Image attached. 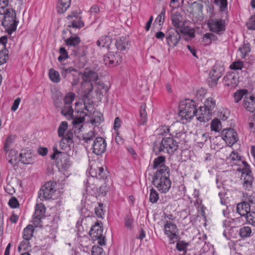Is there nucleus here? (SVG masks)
I'll return each mask as SVG.
<instances>
[{
	"mask_svg": "<svg viewBox=\"0 0 255 255\" xmlns=\"http://www.w3.org/2000/svg\"><path fill=\"white\" fill-rule=\"evenodd\" d=\"M174 133H170V136L164 137L160 142H154L153 151L156 155L162 153L172 154L177 150L178 143L173 138Z\"/></svg>",
	"mask_w": 255,
	"mask_h": 255,
	"instance_id": "nucleus-1",
	"label": "nucleus"
},
{
	"mask_svg": "<svg viewBox=\"0 0 255 255\" xmlns=\"http://www.w3.org/2000/svg\"><path fill=\"white\" fill-rule=\"evenodd\" d=\"M162 173L155 172L152 178V183L160 192L166 193L171 187V181L169 179L170 172H167L165 170Z\"/></svg>",
	"mask_w": 255,
	"mask_h": 255,
	"instance_id": "nucleus-2",
	"label": "nucleus"
},
{
	"mask_svg": "<svg viewBox=\"0 0 255 255\" xmlns=\"http://www.w3.org/2000/svg\"><path fill=\"white\" fill-rule=\"evenodd\" d=\"M0 24L2 25L8 33L11 34L16 29L18 21L16 20V13L12 8H6L5 12L0 16Z\"/></svg>",
	"mask_w": 255,
	"mask_h": 255,
	"instance_id": "nucleus-3",
	"label": "nucleus"
},
{
	"mask_svg": "<svg viewBox=\"0 0 255 255\" xmlns=\"http://www.w3.org/2000/svg\"><path fill=\"white\" fill-rule=\"evenodd\" d=\"M179 115L186 120H191L196 115L197 108L193 100H186L182 102L179 106Z\"/></svg>",
	"mask_w": 255,
	"mask_h": 255,
	"instance_id": "nucleus-4",
	"label": "nucleus"
},
{
	"mask_svg": "<svg viewBox=\"0 0 255 255\" xmlns=\"http://www.w3.org/2000/svg\"><path fill=\"white\" fill-rule=\"evenodd\" d=\"M56 182L53 181L47 182L39 191V198L42 201L50 199H54V196L56 191Z\"/></svg>",
	"mask_w": 255,
	"mask_h": 255,
	"instance_id": "nucleus-5",
	"label": "nucleus"
},
{
	"mask_svg": "<svg viewBox=\"0 0 255 255\" xmlns=\"http://www.w3.org/2000/svg\"><path fill=\"white\" fill-rule=\"evenodd\" d=\"M75 94L70 92L63 98V101H64V106L62 108L61 113L66 117L67 119H72L73 110L71 104L75 99Z\"/></svg>",
	"mask_w": 255,
	"mask_h": 255,
	"instance_id": "nucleus-6",
	"label": "nucleus"
},
{
	"mask_svg": "<svg viewBox=\"0 0 255 255\" xmlns=\"http://www.w3.org/2000/svg\"><path fill=\"white\" fill-rule=\"evenodd\" d=\"M208 25L211 31L218 34H222L226 29L225 21L222 19H210L208 20Z\"/></svg>",
	"mask_w": 255,
	"mask_h": 255,
	"instance_id": "nucleus-7",
	"label": "nucleus"
},
{
	"mask_svg": "<svg viewBox=\"0 0 255 255\" xmlns=\"http://www.w3.org/2000/svg\"><path fill=\"white\" fill-rule=\"evenodd\" d=\"M107 149L106 140L102 137H97L93 141L92 149L93 152L97 155H102Z\"/></svg>",
	"mask_w": 255,
	"mask_h": 255,
	"instance_id": "nucleus-8",
	"label": "nucleus"
},
{
	"mask_svg": "<svg viewBox=\"0 0 255 255\" xmlns=\"http://www.w3.org/2000/svg\"><path fill=\"white\" fill-rule=\"evenodd\" d=\"M122 61V56L119 53L109 52L103 57L104 64L109 67H114L120 64Z\"/></svg>",
	"mask_w": 255,
	"mask_h": 255,
	"instance_id": "nucleus-9",
	"label": "nucleus"
},
{
	"mask_svg": "<svg viewBox=\"0 0 255 255\" xmlns=\"http://www.w3.org/2000/svg\"><path fill=\"white\" fill-rule=\"evenodd\" d=\"M164 233L170 239L171 243L173 244L174 240L177 239L178 229L177 226L169 221H166L164 224Z\"/></svg>",
	"mask_w": 255,
	"mask_h": 255,
	"instance_id": "nucleus-10",
	"label": "nucleus"
},
{
	"mask_svg": "<svg viewBox=\"0 0 255 255\" xmlns=\"http://www.w3.org/2000/svg\"><path fill=\"white\" fill-rule=\"evenodd\" d=\"M166 42L171 47L176 46L181 38L179 31L175 28H171L166 32Z\"/></svg>",
	"mask_w": 255,
	"mask_h": 255,
	"instance_id": "nucleus-11",
	"label": "nucleus"
},
{
	"mask_svg": "<svg viewBox=\"0 0 255 255\" xmlns=\"http://www.w3.org/2000/svg\"><path fill=\"white\" fill-rule=\"evenodd\" d=\"M221 134L223 139L231 145L235 144L238 140V136L236 131L232 128L224 129Z\"/></svg>",
	"mask_w": 255,
	"mask_h": 255,
	"instance_id": "nucleus-12",
	"label": "nucleus"
},
{
	"mask_svg": "<svg viewBox=\"0 0 255 255\" xmlns=\"http://www.w3.org/2000/svg\"><path fill=\"white\" fill-rule=\"evenodd\" d=\"M245 165V171L243 172L242 179H243V186L244 189L250 190L252 188L253 177L251 175V171L249 170V165L243 161Z\"/></svg>",
	"mask_w": 255,
	"mask_h": 255,
	"instance_id": "nucleus-13",
	"label": "nucleus"
},
{
	"mask_svg": "<svg viewBox=\"0 0 255 255\" xmlns=\"http://www.w3.org/2000/svg\"><path fill=\"white\" fill-rule=\"evenodd\" d=\"M46 208L42 204H37L34 214L33 224L35 227H41V220L45 216Z\"/></svg>",
	"mask_w": 255,
	"mask_h": 255,
	"instance_id": "nucleus-14",
	"label": "nucleus"
},
{
	"mask_svg": "<svg viewBox=\"0 0 255 255\" xmlns=\"http://www.w3.org/2000/svg\"><path fill=\"white\" fill-rule=\"evenodd\" d=\"M69 20L68 26L75 28H81L84 26V23L81 21V17L79 16L76 12H73L71 14L67 16Z\"/></svg>",
	"mask_w": 255,
	"mask_h": 255,
	"instance_id": "nucleus-15",
	"label": "nucleus"
},
{
	"mask_svg": "<svg viewBox=\"0 0 255 255\" xmlns=\"http://www.w3.org/2000/svg\"><path fill=\"white\" fill-rule=\"evenodd\" d=\"M211 115L212 113L203 106L200 107L198 109L197 108L195 116L197 120L201 122H206L211 119Z\"/></svg>",
	"mask_w": 255,
	"mask_h": 255,
	"instance_id": "nucleus-16",
	"label": "nucleus"
},
{
	"mask_svg": "<svg viewBox=\"0 0 255 255\" xmlns=\"http://www.w3.org/2000/svg\"><path fill=\"white\" fill-rule=\"evenodd\" d=\"M165 158L163 156H159L154 159L153 162V168L157 170L156 172H159L160 173H164V170L167 172H170L169 168L168 166L165 165Z\"/></svg>",
	"mask_w": 255,
	"mask_h": 255,
	"instance_id": "nucleus-17",
	"label": "nucleus"
},
{
	"mask_svg": "<svg viewBox=\"0 0 255 255\" xmlns=\"http://www.w3.org/2000/svg\"><path fill=\"white\" fill-rule=\"evenodd\" d=\"M19 159L21 163L25 164H29L34 163L35 156L32 153L31 150L26 149L21 150V153L19 154Z\"/></svg>",
	"mask_w": 255,
	"mask_h": 255,
	"instance_id": "nucleus-18",
	"label": "nucleus"
},
{
	"mask_svg": "<svg viewBox=\"0 0 255 255\" xmlns=\"http://www.w3.org/2000/svg\"><path fill=\"white\" fill-rule=\"evenodd\" d=\"M242 107L248 112L255 111V96L246 95L242 102Z\"/></svg>",
	"mask_w": 255,
	"mask_h": 255,
	"instance_id": "nucleus-19",
	"label": "nucleus"
},
{
	"mask_svg": "<svg viewBox=\"0 0 255 255\" xmlns=\"http://www.w3.org/2000/svg\"><path fill=\"white\" fill-rule=\"evenodd\" d=\"M224 81L225 86L234 88L238 85L239 76L235 73H228L224 77Z\"/></svg>",
	"mask_w": 255,
	"mask_h": 255,
	"instance_id": "nucleus-20",
	"label": "nucleus"
},
{
	"mask_svg": "<svg viewBox=\"0 0 255 255\" xmlns=\"http://www.w3.org/2000/svg\"><path fill=\"white\" fill-rule=\"evenodd\" d=\"M103 235V229L99 223L93 226L89 232V235L94 241L101 237Z\"/></svg>",
	"mask_w": 255,
	"mask_h": 255,
	"instance_id": "nucleus-21",
	"label": "nucleus"
},
{
	"mask_svg": "<svg viewBox=\"0 0 255 255\" xmlns=\"http://www.w3.org/2000/svg\"><path fill=\"white\" fill-rule=\"evenodd\" d=\"M82 78L86 82L96 81L98 79V75L93 71L86 69L82 74Z\"/></svg>",
	"mask_w": 255,
	"mask_h": 255,
	"instance_id": "nucleus-22",
	"label": "nucleus"
},
{
	"mask_svg": "<svg viewBox=\"0 0 255 255\" xmlns=\"http://www.w3.org/2000/svg\"><path fill=\"white\" fill-rule=\"evenodd\" d=\"M129 43V42L127 38L122 37L117 39L115 45L119 50L125 52L128 49Z\"/></svg>",
	"mask_w": 255,
	"mask_h": 255,
	"instance_id": "nucleus-23",
	"label": "nucleus"
},
{
	"mask_svg": "<svg viewBox=\"0 0 255 255\" xmlns=\"http://www.w3.org/2000/svg\"><path fill=\"white\" fill-rule=\"evenodd\" d=\"M90 173L92 176L96 177L99 179H105L108 176V172L104 167H97V169H91Z\"/></svg>",
	"mask_w": 255,
	"mask_h": 255,
	"instance_id": "nucleus-24",
	"label": "nucleus"
},
{
	"mask_svg": "<svg viewBox=\"0 0 255 255\" xmlns=\"http://www.w3.org/2000/svg\"><path fill=\"white\" fill-rule=\"evenodd\" d=\"M65 43L68 46H73L74 48L73 51L74 56H79L80 54L78 53L76 50V47L79 45L80 42V38L78 36L73 37L71 36L69 38L65 40Z\"/></svg>",
	"mask_w": 255,
	"mask_h": 255,
	"instance_id": "nucleus-25",
	"label": "nucleus"
},
{
	"mask_svg": "<svg viewBox=\"0 0 255 255\" xmlns=\"http://www.w3.org/2000/svg\"><path fill=\"white\" fill-rule=\"evenodd\" d=\"M250 204L246 202L239 203L237 206V212L241 216H246L251 211Z\"/></svg>",
	"mask_w": 255,
	"mask_h": 255,
	"instance_id": "nucleus-26",
	"label": "nucleus"
},
{
	"mask_svg": "<svg viewBox=\"0 0 255 255\" xmlns=\"http://www.w3.org/2000/svg\"><path fill=\"white\" fill-rule=\"evenodd\" d=\"M52 99L56 107H62L63 97L62 93L59 91L57 90L52 91Z\"/></svg>",
	"mask_w": 255,
	"mask_h": 255,
	"instance_id": "nucleus-27",
	"label": "nucleus"
},
{
	"mask_svg": "<svg viewBox=\"0 0 255 255\" xmlns=\"http://www.w3.org/2000/svg\"><path fill=\"white\" fill-rule=\"evenodd\" d=\"M71 0H59L57 5V11L59 13H64L69 7Z\"/></svg>",
	"mask_w": 255,
	"mask_h": 255,
	"instance_id": "nucleus-28",
	"label": "nucleus"
},
{
	"mask_svg": "<svg viewBox=\"0 0 255 255\" xmlns=\"http://www.w3.org/2000/svg\"><path fill=\"white\" fill-rule=\"evenodd\" d=\"M180 31L184 35L186 40H190L195 37V30L191 27H181Z\"/></svg>",
	"mask_w": 255,
	"mask_h": 255,
	"instance_id": "nucleus-29",
	"label": "nucleus"
},
{
	"mask_svg": "<svg viewBox=\"0 0 255 255\" xmlns=\"http://www.w3.org/2000/svg\"><path fill=\"white\" fill-rule=\"evenodd\" d=\"M5 152L6 158L9 162L12 165H15L17 161L18 152L15 150L10 149L8 151Z\"/></svg>",
	"mask_w": 255,
	"mask_h": 255,
	"instance_id": "nucleus-30",
	"label": "nucleus"
},
{
	"mask_svg": "<svg viewBox=\"0 0 255 255\" xmlns=\"http://www.w3.org/2000/svg\"><path fill=\"white\" fill-rule=\"evenodd\" d=\"M34 228L32 225H28L23 230L22 238L23 239L30 240L33 236Z\"/></svg>",
	"mask_w": 255,
	"mask_h": 255,
	"instance_id": "nucleus-31",
	"label": "nucleus"
},
{
	"mask_svg": "<svg viewBox=\"0 0 255 255\" xmlns=\"http://www.w3.org/2000/svg\"><path fill=\"white\" fill-rule=\"evenodd\" d=\"M72 120V124L75 129L77 131H80L81 128L82 127V124L84 121V116L80 115L79 118H73V115L72 114V119H69V120Z\"/></svg>",
	"mask_w": 255,
	"mask_h": 255,
	"instance_id": "nucleus-32",
	"label": "nucleus"
},
{
	"mask_svg": "<svg viewBox=\"0 0 255 255\" xmlns=\"http://www.w3.org/2000/svg\"><path fill=\"white\" fill-rule=\"evenodd\" d=\"M112 42V39L110 36L105 35L102 36L97 41V45L102 47H108Z\"/></svg>",
	"mask_w": 255,
	"mask_h": 255,
	"instance_id": "nucleus-33",
	"label": "nucleus"
},
{
	"mask_svg": "<svg viewBox=\"0 0 255 255\" xmlns=\"http://www.w3.org/2000/svg\"><path fill=\"white\" fill-rule=\"evenodd\" d=\"M146 105L142 104L140 107V120L139 124L141 125H144L147 121V115L145 110Z\"/></svg>",
	"mask_w": 255,
	"mask_h": 255,
	"instance_id": "nucleus-34",
	"label": "nucleus"
},
{
	"mask_svg": "<svg viewBox=\"0 0 255 255\" xmlns=\"http://www.w3.org/2000/svg\"><path fill=\"white\" fill-rule=\"evenodd\" d=\"M96 92L97 94L99 95V96H103V94H106L109 90L108 87L102 82H97L96 84Z\"/></svg>",
	"mask_w": 255,
	"mask_h": 255,
	"instance_id": "nucleus-35",
	"label": "nucleus"
},
{
	"mask_svg": "<svg viewBox=\"0 0 255 255\" xmlns=\"http://www.w3.org/2000/svg\"><path fill=\"white\" fill-rule=\"evenodd\" d=\"M246 95H249L248 94V90L246 89H240L238 90L234 94V101L235 103H238L243 98L245 97Z\"/></svg>",
	"mask_w": 255,
	"mask_h": 255,
	"instance_id": "nucleus-36",
	"label": "nucleus"
},
{
	"mask_svg": "<svg viewBox=\"0 0 255 255\" xmlns=\"http://www.w3.org/2000/svg\"><path fill=\"white\" fill-rule=\"evenodd\" d=\"M103 121V116L101 113L94 112L93 117L91 119L90 122L93 125L98 126Z\"/></svg>",
	"mask_w": 255,
	"mask_h": 255,
	"instance_id": "nucleus-37",
	"label": "nucleus"
},
{
	"mask_svg": "<svg viewBox=\"0 0 255 255\" xmlns=\"http://www.w3.org/2000/svg\"><path fill=\"white\" fill-rule=\"evenodd\" d=\"M252 232V231L251 227L249 226H244L240 229L239 235L242 238L245 239L250 237L251 236Z\"/></svg>",
	"mask_w": 255,
	"mask_h": 255,
	"instance_id": "nucleus-38",
	"label": "nucleus"
},
{
	"mask_svg": "<svg viewBox=\"0 0 255 255\" xmlns=\"http://www.w3.org/2000/svg\"><path fill=\"white\" fill-rule=\"evenodd\" d=\"M216 106V102L212 98H208L204 101V107L209 110L211 113H212V111L215 109Z\"/></svg>",
	"mask_w": 255,
	"mask_h": 255,
	"instance_id": "nucleus-39",
	"label": "nucleus"
},
{
	"mask_svg": "<svg viewBox=\"0 0 255 255\" xmlns=\"http://www.w3.org/2000/svg\"><path fill=\"white\" fill-rule=\"evenodd\" d=\"M239 50L242 54L241 57L242 58H245L251 51V45L248 43H244L241 47H240Z\"/></svg>",
	"mask_w": 255,
	"mask_h": 255,
	"instance_id": "nucleus-40",
	"label": "nucleus"
},
{
	"mask_svg": "<svg viewBox=\"0 0 255 255\" xmlns=\"http://www.w3.org/2000/svg\"><path fill=\"white\" fill-rule=\"evenodd\" d=\"M92 105L93 102L92 101L88 100L87 102H86L85 101H84V110H86L87 112L84 111L81 112V114L83 115V116H84V117L90 116L92 113Z\"/></svg>",
	"mask_w": 255,
	"mask_h": 255,
	"instance_id": "nucleus-41",
	"label": "nucleus"
},
{
	"mask_svg": "<svg viewBox=\"0 0 255 255\" xmlns=\"http://www.w3.org/2000/svg\"><path fill=\"white\" fill-rule=\"evenodd\" d=\"M171 20L173 25L176 28H180L181 27V23L182 22V16L179 14L175 13L171 17Z\"/></svg>",
	"mask_w": 255,
	"mask_h": 255,
	"instance_id": "nucleus-42",
	"label": "nucleus"
},
{
	"mask_svg": "<svg viewBox=\"0 0 255 255\" xmlns=\"http://www.w3.org/2000/svg\"><path fill=\"white\" fill-rule=\"evenodd\" d=\"M188 245V244L187 243L183 241L177 243L176 248L178 251L182 253L179 255H185Z\"/></svg>",
	"mask_w": 255,
	"mask_h": 255,
	"instance_id": "nucleus-43",
	"label": "nucleus"
},
{
	"mask_svg": "<svg viewBox=\"0 0 255 255\" xmlns=\"http://www.w3.org/2000/svg\"><path fill=\"white\" fill-rule=\"evenodd\" d=\"M49 76L50 80L54 83H59L60 81L59 72L53 69H50Z\"/></svg>",
	"mask_w": 255,
	"mask_h": 255,
	"instance_id": "nucleus-44",
	"label": "nucleus"
},
{
	"mask_svg": "<svg viewBox=\"0 0 255 255\" xmlns=\"http://www.w3.org/2000/svg\"><path fill=\"white\" fill-rule=\"evenodd\" d=\"M14 140V137L12 136H9L7 137L4 142L3 149L5 152H7L11 148L12 143Z\"/></svg>",
	"mask_w": 255,
	"mask_h": 255,
	"instance_id": "nucleus-45",
	"label": "nucleus"
},
{
	"mask_svg": "<svg viewBox=\"0 0 255 255\" xmlns=\"http://www.w3.org/2000/svg\"><path fill=\"white\" fill-rule=\"evenodd\" d=\"M30 249V244L29 240L23 239V240L20 242V244L18 247V250L19 252L23 251H28Z\"/></svg>",
	"mask_w": 255,
	"mask_h": 255,
	"instance_id": "nucleus-46",
	"label": "nucleus"
},
{
	"mask_svg": "<svg viewBox=\"0 0 255 255\" xmlns=\"http://www.w3.org/2000/svg\"><path fill=\"white\" fill-rule=\"evenodd\" d=\"M81 246L83 248V251L85 252H88L90 250V245L91 241L87 237H83L82 240L81 241Z\"/></svg>",
	"mask_w": 255,
	"mask_h": 255,
	"instance_id": "nucleus-47",
	"label": "nucleus"
},
{
	"mask_svg": "<svg viewBox=\"0 0 255 255\" xmlns=\"http://www.w3.org/2000/svg\"><path fill=\"white\" fill-rule=\"evenodd\" d=\"M170 131L171 128H169L166 126H161L157 129V134L162 136H165V137L167 135H170V133H172L170 132Z\"/></svg>",
	"mask_w": 255,
	"mask_h": 255,
	"instance_id": "nucleus-48",
	"label": "nucleus"
},
{
	"mask_svg": "<svg viewBox=\"0 0 255 255\" xmlns=\"http://www.w3.org/2000/svg\"><path fill=\"white\" fill-rule=\"evenodd\" d=\"M8 58V50L4 48L0 51V65L5 63Z\"/></svg>",
	"mask_w": 255,
	"mask_h": 255,
	"instance_id": "nucleus-49",
	"label": "nucleus"
},
{
	"mask_svg": "<svg viewBox=\"0 0 255 255\" xmlns=\"http://www.w3.org/2000/svg\"><path fill=\"white\" fill-rule=\"evenodd\" d=\"M211 128L212 130L218 132L221 129V122L217 119H214L211 123Z\"/></svg>",
	"mask_w": 255,
	"mask_h": 255,
	"instance_id": "nucleus-50",
	"label": "nucleus"
},
{
	"mask_svg": "<svg viewBox=\"0 0 255 255\" xmlns=\"http://www.w3.org/2000/svg\"><path fill=\"white\" fill-rule=\"evenodd\" d=\"M159 199V195L157 192L153 188L150 190L149 201L152 203H155Z\"/></svg>",
	"mask_w": 255,
	"mask_h": 255,
	"instance_id": "nucleus-51",
	"label": "nucleus"
},
{
	"mask_svg": "<svg viewBox=\"0 0 255 255\" xmlns=\"http://www.w3.org/2000/svg\"><path fill=\"white\" fill-rule=\"evenodd\" d=\"M71 71H74V73H75V74H77V70L75 69V68L71 67H69L68 68L63 67V68H61V74L63 78H66L67 77H68V75L70 74V72Z\"/></svg>",
	"mask_w": 255,
	"mask_h": 255,
	"instance_id": "nucleus-52",
	"label": "nucleus"
},
{
	"mask_svg": "<svg viewBox=\"0 0 255 255\" xmlns=\"http://www.w3.org/2000/svg\"><path fill=\"white\" fill-rule=\"evenodd\" d=\"M68 128V123L66 122H62L60 124L58 129V134L59 136L62 137L64 135V132Z\"/></svg>",
	"mask_w": 255,
	"mask_h": 255,
	"instance_id": "nucleus-53",
	"label": "nucleus"
},
{
	"mask_svg": "<svg viewBox=\"0 0 255 255\" xmlns=\"http://www.w3.org/2000/svg\"><path fill=\"white\" fill-rule=\"evenodd\" d=\"M241 157L239 155V154L235 152V151H232L229 156L227 157V160L229 161H233L234 162L233 163L237 164V163L236 162H235V161H239L241 160Z\"/></svg>",
	"mask_w": 255,
	"mask_h": 255,
	"instance_id": "nucleus-54",
	"label": "nucleus"
},
{
	"mask_svg": "<svg viewBox=\"0 0 255 255\" xmlns=\"http://www.w3.org/2000/svg\"><path fill=\"white\" fill-rule=\"evenodd\" d=\"M246 219L249 224L255 226V212L250 211L246 216Z\"/></svg>",
	"mask_w": 255,
	"mask_h": 255,
	"instance_id": "nucleus-55",
	"label": "nucleus"
},
{
	"mask_svg": "<svg viewBox=\"0 0 255 255\" xmlns=\"http://www.w3.org/2000/svg\"><path fill=\"white\" fill-rule=\"evenodd\" d=\"M222 74L220 72L217 71L214 69H213L212 71L210 72V76L212 81L217 82L219 78L221 77Z\"/></svg>",
	"mask_w": 255,
	"mask_h": 255,
	"instance_id": "nucleus-56",
	"label": "nucleus"
},
{
	"mask_svg": "<svg viewBox=\"0 0 255 255\" xmlns=\"http://www.w3.org/2000/svg\"><path fill=\"white\" fill-rule=\"evenodd\" d=\"M95 136V132L91 130L88 133L84 134L83 136V140H84L85 142L89 143L94 139Z\"/></svg>",
	"mask_w": 255,
	"mask_h": 255,
	"instance_id": "nucleus-57",
	"label": "nucleus"
},
{
	"mask_svg": "<svg viewBox=\"0 0 255 255\" xmlns=\"http://www.w3.org/2000/svg\"><path fill=\"white\" fill-rule=\"evenodd\" d=\"M243 67L244 63L240 60L233 62L230 66V68L233 70H242Z\"/></svg>",
	"mask_w": 255,
	"mask_h": 255,
	"instance_id": "nucleus-58",
	"label": "nucleus"
},
{
	"mask_svg": "<svg viewBox=\"0 0 255 255\" xmlns=\"http://www.w3.org/2000/svg\"><path fill=\"white\" fill-rule=\"evenodd\" d=\"M60 55L58 57V60L61 62L64 60L68 58V54L66 50L64 47H61L59 49Z\"/></svg>",
	"mask_w": 255,
	"mask_h": 255,
	"instance_id": "nucleus-59",
	"label": "nucleus"
},
{
	"mask_svg": "<svg viewBox=\"0 0 255 255\" xmlns=\"http://www.w3.org/2000/svg\"><path fill=\"white\" fill-rule=\"evenodd\" d=\"M215 3L219 5L221 11H225L227 8V0H215Z\"/></svg>",
	"mask_w": 255,
	"mask_h": 255,
	"instance_id": "nucleus-60",
	"label": "nucleus"
},
{
	"mask_svg": "<svg viewBox=\"0 0 255 255\" xmlns=\"http://www.w3.org/2000/svg\"><path fill=\"white\" fill-rule=\"evenodd\" d=\"M165 14V9L163 8L160 14L157 16L155 20L158 21L159 24L160 25L163 23L164 21V16Z\"/></svg>",
	"mask_w": 255,
	"mask_h": 255,
	"instance_id": "nucleus-61",
	"label": "nucleus"
},
{
	"mask_svg": "<svg viewBox=\"0 0 255 255\" xmlns=\"http://www.w3.org/2000/svg\"><path fill=\"white\" fill-rule=\"evenodd\" d=\"M8 205L11 208H16L19 206V203L15 197H12L9 199Z\"/></svg>",
	"mask_w": 255,
	"mask_h": 255,
	"instance_id": "nucleus-62",
	"label": "nucleus"
},
{
	"mask_svg": "<svg viewBox=\"0 0 255 255\" xmlns=\"http://www.w3.org/2000/svg\"><path fill=\"white\" fill-rule=\"evenodd\" d=\"M247 26L249 29L255 30V15L250 18Z\"/></svg>",
	"mask_w": 255,
	"mask_h": 255,
	"instance_id": "nucleus-63",
	"label": "nucleus"
},
{
	"mask_svg": "<svg viewBox=\"0 0 255 255\" xmlns=\"http://www.w3.org/2000/svg\"><path fill=\"white\" fill-rule=\"evenodd\" d=\"M249 127L251 129L255 131V113L252 115L249 118Z\"/></svg>",
	"mask_w": 255,
	"mask_h": 255,
	"instance_id": "nucleus-64",
	"label": "nucleus"
}]
</instances>
